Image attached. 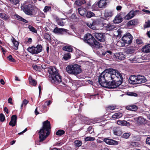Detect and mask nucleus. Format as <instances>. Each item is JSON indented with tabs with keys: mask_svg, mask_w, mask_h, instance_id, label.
<instances>
[{
	"mask_svg": "<svg viewBox=\"0 0 150 150\" xmlns=\"http://www.w3.org/2000/svg\"><path fill=\"white\" fill-rule=\"evenodd\" d=\"M32 42L31 38H29L26 41H25V44L28 45L30 44Z\"/></svg>",
	"mask_w": 150,
	"mask_h": 150,
	"instance_id": "obj_60",
	"label": "nucleus"
},
{
	"mask_svg": "<svg viewBox=\"0 0 150 150\" xmlns=\"http://www.w3.org/2000/svg\"><path fill=\"white\" fill-rule=\"evenodd\" d=\"M98 6L100 8H105L107 4L106 0H100L97 2Z\"/></svg>",
	"mask_w": 150,
	"mask_h": 150,
	"instance_id": "obj_18",
	"label": "nucleus"
},
{
	"mask_svg": "<svg viewBox=\"0 0 150 150\" xmlns=\"http://www.w3.org/2000/svg\"><path fill=\"white\" fill-rule=\"evenodd\" d=\"M5 120L4 115L2 113L0 114V121L1 122H3Z\"/></svg>",
	"mask_w": 150,
	"mask_h": 150,
	"instance_id": "obj_53",
	"label": "nucleus"
},
{
	"mask_svg": "<svg viewBox=\"0 0 150 150\" xmlns=\"http://www.w3.org/2000/svg\"><path fill=\"white\" fill-rule=\"evenodd\" d=\"M49 41L50 43L53 45H56V42L57 41H56L54 40L53 38H46Z\"/></svg>",
	"mask_w": 150,
	"mask_h": 150,
	"instance_id": "obj_40",
	"label": "nucleus"
},
{
	"mask_svg": "<svg viewBox=\"0 0 150 150\" xmlns=\"http://www.w3.org/2000/svg\"><path fill=\"white\" fill-rule=\"evenodd\" d=\"M42 47L41 45H38L35 47L32 46L28 47L27 50L32 54H37L41 52L42 50Z\"/></svg>",
	"mask_w": 150,
	"mask_h": 150,
	"instance_id": "obj_8",
	"label": "nucleus"
},
{
	"mask_svg": "<svg viewBox=\"0 0 150 150\" xmlns=\"http://www.w3.org/2000/svg\"><path fill=\"white\" fill-rule=\"evenodd\" d=\"M97 3L96 4L95 3L91 6V9L92 11H97L98 10V7Z\"/></svg>",
	"mask_w": 150,
	"mask_h": 150,
	"instance_id": "obj_41",
	"label": "nucleus"
},
{
	"mask_svg": "<svg viewBox=\"0 0 150 150\" xmlns=\"http://www.w3.org/2000/svg\"><path fill=\"white\" fill-rule=\"evenodd\" d=\"M33 68L38 71H40V68L39 66H38L36 65H33Z\"/></svg>",
	"mask_w": 150,
	"mask_h": 150,
	"instance_id": "obj_55",
	"label": "nucleus"
},
{
	"mask_svg": "<svg viewBox=\"0 0 150 150\" xmlns=\"http://www.w3.org/2000/svg\"><path fill=\"white\" fill-rule=\"evenodd\" d=\"M42 127L39 132L40 142L46 139L49 134L51 129L50 122L48 120L44 121Z\"/></svg>",
	"mask_w": 150,
	"mask_h": 150,
	"instance_id": "obj_2",
	"label": "nucleus"
},
{
	"mask_svg": "<svg viewBox=\"0 0 150 150\" xmlns=\"http://www.w3.org/2000/svg\"><path fill=\"white\" fill-rule=\"evenodd\" d=\"M115 28V26L114 25L113 23H109L107 24L105 23L104 27H103L102 28H104L107 30L110 31Z\"/></svg>",
	"mask_w": 150,
	"mask_h": 150,
	"instance_id": "obj_15",
	"label": "nucleus"
},
{
	"mask_svg": "<svg viewBox=\"0 0 150 150\" xmlns=\"http://www.w3.org/2000/svg\"><path fill=\"white\" fill-rule=\"evenodd\" d=\"M85 0H76L75 1L76 4L78 6H81L86 3Z\"/></svg>",
	"mask_w": 150,
	"mask_h": 150,
	"instance_id": "obj_31",
	"label": "nucleus"
},
{
	"mask_svg": "<svg viewBox=\"0 0 150 150\" xmlns=\"http://www.w3.org/2000/svg\"><path fill=\"white\" fill-rule=\"evenodd\" d=\"M69 31L67 29L63 28H58L57 27H55L54 29L53 32L55 34H63L64 33H69Z\"/></svg>",
	"mask_w": 150,
	"mask_h": 150,
	"instance_id": "obj_12",
	"label": "nucleus"
},
{
	"mask_svg": "<svg viewBox=\"0 0 150 150\" xmlns=\"http://www.w3.org/2000/svg\"><path fill=\"white\" fill-rule=\"evenodd\" d=\"M141 50L142 52L144 53H147L150 52V44L144 46Z\"/></svg>",
	"mask_w": 150,
	"mask_h": 150,
	"instance_id": "obj_20",
	"label": "nucleus"
},
{
	"mask_svg": "<svg viewBox=\"0 0 150 150\" xmlns=\"http://www.w3.org/2000/svg\"><path fill=\"white\" fill-rule=\"evenodd\" d=\"M84 38H94L92 35L89 33L86 34L84 37Z\"/></svg>",
	"mask_w": 150,
	"mask_h": 150,
	"instance_id": "obj_59",
	"label": "nucleus"
},
{
	"mask_svg": "<svg viewBox=\"0 0 150 150\" xmlns=\"http://www.w3.org/2000/svg\"><path fill=\"white\" fill-rule=\"evenodd\" d=\"M95 140V138L93 137H87L85 139V141H94Z\"/></svg>",
	"mask_w": 150,
	"mask_h": 150,
	"instance_id": "obj_49",
	"label": "nucleus"
},
{
	"mask_svg": "<svg viewBox=\"0 0 150 150\" xmlns=\"http://www.w3.org/2000/svg\"><path fill=\"white\" fill-rule=\"evenodd\" d=\"M123 13H120L115 17L113 20V22L115 24L119 23L122 21V18H123Z\"/></svg>",
	"mask_w": 150,
	"mask_h": 150,
	"instance_id": "obj_13",
	"label": "nucleus"
},
{
	"mask_svg": "<svg viewBox=\"0 0 150 150\" xmlns=\"http://www.w3.org/2000/svg\"><path fill=\"white\" fill-rule=\"evenodd\" d=\"M128 81L130 84H136L144 83L146 81V78L143 76L131 75L129 76Z\"/></svg>",
	"mask_w": 150,
	"mask_h": 150,
	"instance_id": "obj_5",
	"label": "nucleus"
},
{
	"mask_svg": "<svg viewBox=\"0 0 150 150\" xmlns=\"http://www.w3.org/2000/svg\"><path fill=\"white\" fill-rule=\"evenodd\" d=\"M74 143L78 147L81 146L82 144L81 142L79 140H76L74 142Z\"/></svg>",
	"mask_w": 150,
	"mask_h": 150,
	"instance_id": "obj_48",
	"label": "nucleus"
},
{
	"mask_svg": "<svg viewBox=\"0 0 150 150\" xmlns=\"http://www.w3.org/2000/svg\"><path fill=\"white\" fill-rule=\"evenodd\" d=\"M118 125H121L128 126L130 125L129 122H127L125 120H119L117 122Z\"/></svg>",
	"mask_w": 150,
	"mask_h": 150,
	"instance_id": "obj_26",
	"label": "nucleus"
},
{
	"mask_svg": "<svg viewBox=\"0 0 150 150\" xmlns=\"http://www.w3.org/2000/svg\"><path fill=\"white\" fill-rule=\"evenodd\" d=\"M11 40L14 45V49L15 50H17L19 44V42L16 40L15 38H13Z\"/></svg>",
	"mask_w": 150,
	"mask_h": 150,
	"instance_id": "obj_25",
	"label": "nucleus"
},
{
	"mask_svg": "<svg viewBox=\"0 0 150 150\" xmlns=\"http://www.w3.org/2000/svg\"><path fill=\"white\" fill-rule=\"evenodd\" d=\"M5 28L4 25V22L3 21L0 20V30H1L2 28L4 29Z\"/></svg>",
	"mask_w": 150,
	"mask_h": 150,
	"instance_id": "obj_44",
	"label": "nucleus"
},
{
	"mask_svg": "<svg viewBox=\"0 0 150 150\" xmlns=\"http://www.w3.org/2000/svg\"><path fill=\"white\" fill-rule=\"evenodd\" d=\"M7 58L10 61H11L13 62H15V60L13 58L11 55H10L8 56L7 57Z\"/></svg>",
	"mask_w": 150,
	"mask_h": 150,
	"instance_id": "obj_56",
	"label": "nucleus"
},
{
	"mask_svg": "<svg viewBox=\"0 0 150 150\" xmlns=\"http://www.w3.org/2000/svg\"><path fill=\"white\" fill-rule=\"evenodd\" d=\"M16 19L18 20L23 21L26 23H28V21L27 20L24 19L22 17L20 16L18 14H16Z\"/></svg>",
	"mask_w": 150,
	"mask_h": 150,
	"instance_id": "obj_28",
	"label": "nucleus"
},
{
	"mask_svg": "<svg viewBox=\"0 0 150 150\" xmlns=\"http://www.w3.org/2000/svg\"><path fill=\"white\" fill-rule=\"evenodd\" d=\"M103 141L106 144L110 145H116L118 144V142L112 139L105 138Z\"/></svg>",
	"mask_w": 150,
	"mask_h": 150,
	"instance_id": "obj_14",
	"label": "nucleus"
},
{
	"mask_svg": "<svg viewBox=\"0 0 150 150\" xmlns=\"http://www.w3.org/2000/svg\"><path fill=\"white\" fill-rule=\"evenodd\" d=\"M133 38H121V40H120L117 42L118 45H120L119 46H124L126 45H128L130 44L132 42V40Z\"/></svg>",
	"mask_w": 150,
	"mask_h": 150,
	"instance_id": "obj_9",
	"label": "nucleus"
},
{
	"mask_svg": "<svg viewBox=\"0 0 150 150\" xmlns=\"http://www.w3.org/2000/svg\"><path fill=\"white\" fill-rule=\"evenodd\" d=\"M144 28H145L150 27V21L149 20L145 22V24L144 25Z\"/></svg>",
	"mask_w": 150,
	"mask_h": 150,
	"instance_id": "obj_50",
	"label": "nucleus"
},
{
	"mask_svg": "<svg viewBox=\"0 0 150 150\" xmlns=\"http://www.w3.org/2000/svg\"><path fill=\"white\" fill-rule=\"evenodd\" d=\"M87 25L90 28L92 29L93 30H96L97 28L96 26H94L93 24V23L92 24L87 23Z\"/></svg>",
	"mask_w": 150,
	"mask_h": 150,
	"instance_id": "obj_46",
	"label": "nucleus"
},
{
	"mask_svg": "<svg viewBox=\"0 0 150 150\" xmlns=\"http://www.w3.org/2000/svg\"><path fill=\"white\" fill-rule=\"evenodd\" d=\"M64 50L66 51L69 52H71L73 50V49L71 47L69 46H66L63 47Z\"/></svg>",
	"mask_w": 150,
	"mask_h": 150,
	"instance_id": "obj_32",
	"label": "nucleus"
},
{
	"mask_svg": "<svg viewBox=\"0 0 150 150\" xmlns=\"http://www.w3.org/2000/svg\"><path fill=\"white\" fill-rule=\"evenodd\" d=\"M71 54L70 53H65L63 57V58L65 60H67L70 59Z\"/></svg>",
	"mask_w": 150,
	"mask_h": 150,
	"instance_id": "obj_33",
	"label": "nucleus"
},
{
	"mask_svg": "<svg viewBox=\"0 0 150 150\" xmlns=\"http://www.w3.org/2000/svg\"><path fill=\"white\" fill-rule=\"evenodd\" d=\"M17 117L16 115H13L11 118V120L9 123V125L12 127H14L16 125L17 122Z\"/></svg>",
	"mask_w": 150,
	"mask_h": 150,
	"instance_id": "obj_17",
	"label": "nucleus"
},
{
	"mask_svg": "<svg viewBox=\"0 0 150 150\" xmlns=\"http://www.w3.org/2000/svg\"><path fill=\"white\" fill-rule=\"evenodd\" d=\"M105 23H103V21L102 20L100 19L98 27H99V28H100V27H104Z\"/></svg>",
	"mask_w": 150,
	"mask_h": 150,
	"instance_id": "obj_43",
	"label": "nucleus"
},
{
	"mask_svg": "<svg viewBox=\"0 0 150 150\" xmlns=\"http://www.w3.org/2000/svg\"><path fill=\"white\" fill-rule=\"evenodd\" d=\"M100 19H96L94 20L93 22V24L94 26H98V24L99 23V20Z\"/></svg>",
	"mask_w": 150,
	"mask_h": 150,
	"instance_id": "obj_45",
	"label": "nucleus"
},
{
	"mask_svg": "<svg viewBox=\"0 0 150 150\" xmlns=\"http://www.w3.org/2000/svg\"><path fill=\"white\" fill-rule=\"evenodd\" d=\"M57 23L58 25L61 26H64V23L60 20L57 22Z\"/></svg>",
	"mask_w": 150,
	"mask_h": 150,
	"instance_id": "obj_58",
	"label": "nucleus"
},
{
	"mask_svg": "<svg viewBox=\"0 0 150 150\" xmlns=\"http://www.w3.org/2000/svg\"><path fill=\"white\" fill-rule=\"evenodd\" d=\"M66 71L69 74L77 75L81 72V66L78 64L68 65L66 67Z\"/></svg>",
	"mask_w": 150,
	"mask_h": 150,
	"instance_id": "obj_6",
	"label": "nucleus"
},
{
	"mask_svg": "<svg viewBox=\"0 0 150 150\" xmlns=\"http://www.w3.org/2000/svg\"><path fill=\"white\" fill-rule=\"evenodd\" d=\"M116 108V106L110 105L107 107L106 108V109L107 111L109 112L110 110H115Z\"/></svg>",
	"mask_w": 150,
	"mask_h": 150,
	"instance_id": "obj_35",
	"label": "nucleus"
},
{
	"mask_svg": "<svg viewBox=\"0 0 150 150\" xmlns=\"http://www.w3.org/2000/svg\"><path fill=\"white\" fill-rule=\"evenodd\" d=\"M28 102L29 101L28 100H27L26 99H24L21 105L20 108L21 110H22V109L23 106L25 107Z\"/></svg>",
	"mask_w": 150,
	"mask_h": 150,
	"instance_id": "obj_36",
	"label": "nucleus"
},
{
	"mask_svg": "<svg viewBox=\"0 0 150 150\" xmlns=\"http://www.w3.org/2000/svg\"><path fill=\"white\" fill-rule=\"evenodd\" d=\"M138 23L137 20V19H134L130 21L127 23V25H137Z\"/></svg>",
	"mask_w": 150,
	"mask_h": 150,
	"instance_id": "obj_27",
	"label": "nucleus"
},
{
	"mask_svg": "<svg viewBox=\"0 0 150 150\" xmlns=\"http://www.w3.org/2000/svg\"><path fill=\"white\" fill-rule=\"evenodd\" d=\"M95 16V14L91 11H87L85 17L84 18H89Z\"/></svg>",
	"mask_w": 150,
	"mask_h": 150,
	"instance_id": "obj_23",
	"label": "nucleus"
},
{
	"mask_svg": "<svg viewBox=\"0 0 150 150\" xmlns=\"http://www.w3.org/2000/svg\"><path fill=\"white\" fill-rule=\"evenodd\" d=\"M8 103H10L11 104L13 105V103L12 102V99L11 98H9L8 100Z\"/></svg>",
	"mask_w": 150,
	"mask_h": 150,
	"instance_id": "obj_64",
	"label": "nucleus"
},
{
	"mask_svg": "<svg viewBox=\"0 0 150 150\" xmlns=\"http://www.w3.org/2000/svg\"><path fill=\"white\" fill-rule=\"evenodd\" d=\"M113 15V13L111 11H105L104 14V16L106 18L111 17Z\"/></svg>",
	"mask_w": 150,
	"mask_h": 150,
	"instance_id": "obj_30",
	"label": "nucleus"
},
{
	"mask_svg": "<svg viewBox=\"0 0 150 150\" xmlns=\"http://www.w3.org/2000/svg\"><path fill=\"white\" fill-rule=\"evenodd\" d=\"M135 119L137 121L138 124L140 125L145 124L147 123V120L143 117L139 116L135 118Z\"/></svg>",
	"mask_w": 150,
	"mask_h": 150,
	"instance_id": "obj_16",
	"label": "nucleus"
},
{
	"mask_svg": "<svg viewBox=\"0 0 150 150\" xmlns=\"http://www.w3.org/2000/svg\"><path fill=\"white\" fill-rule=\"evenodd\" d=\"M126 108L127 110H131L132 111H136L137 109V107L134 105H131L129 106H127Z\"/></svg>",
	"mask_w": 150,
	"mask_h": 150,
	"instance_id": "obj_24",
	"label": "nucleus"
},
{
	"mask_svg": "<svg viewBox=\"0 0 150 150\" xmlns=\"http://www.w3.org/2000/svg\"><path fill=\"white\" fill-rule=\"evenodd\" d=\"M28 28L29 29L30 31L36 33L37 32V30L35 28L32 26L29 25H28Z\"/></svg>",
	"mask_w": 150,
	"mask_h": 150,
	"instance_id": "obj_39",
	"label": "nucleus"
},
{
	"mask_svg": "<svg viewBox=\"0 0 150 150\" xmlns=\"http://www.w3.org/2000/svg\"><path fill=\"white\" fill-rule=\"evenodd\" d=\"M12 4L16 5L19 2V0H9Z\"/></svg>",
	"mask_w": 150,
	"mask_h": 150,
	"instance_id": "obj_51",
	"label": "nucleus"
},
{
	"mask_svg": "<svg viewBox=\"0 0 150 150\" xmlns=\"http://www.w3.org/2000/svg\"><path fill=\"white\" fill-rule=\"evenodd\" d=\"M113 131V133L115 135L120 136L122 134L121 131L119 128H114Z\"/></svg>",
	"mask_w": 150,
	"mask_h": 150,
	"instance_id": "obj_29",
	"label": "nucleus"
},
{
	"mask_svg": "<svg viewBox=\"0 0 150 150\" xmlns=\"http://www.w3.org/2000/svg\"><path fill=\"white\" fill-rule=\"evenodd\" d=\"M130 134L127 133H125L122 136V137L125 139L128 138L130 136Z\"/></svg>",
	"mask_w": 150,
	"mask_h": 150,
	"instance_id": "obj_47",
	"label": "nucleus"
},
{
	"mask_svg": "<svg viewBox=\"0 0 150 150\" xmlns=\"http://www.w3.org/2000/svg\"><path fill=\"white\" fill-rule=\"evenodd\" d=\"M78 12L81 16L85 17L87 12L86 9L85 8H78Z\"/></svg>",
	"mask_w": 150,
	"mask_h": 150,
	"instance_id": "obj_19",
	"label": "nucleus"
},
{
	"mask_svg": "<svg viewBox=\"0 0 150 150\" xmlns=\"http://www.w3.org/2000/svg\"><path fill=\"white\" fill-rule=\"evenodd\" d=\"M65 133L64 131L62 130H58L56 133V134L59 136H61L63 134Z\"/></svg>",
	"mask_w": 150,
	"mask_h": 150,
	"instance_id": "obj_42",
	"label": "nucleus"
},
{
	"mask_svg": "<svg viewBox=\"0 0 150 150\" xmlns=\"http://www.w3.org/2000/svg\"><path fill=\"white\" fill-rule=\"evenodd\" d=\"M21 8V10L26 15L31 16L35 14L33 5L28 1H24L22 3Z\"/></svg>",
	"mask_w": 150,
	"mask_h": 150,
	"instance_id": "obj_4",
	"label": "nucleus"
},
{
	"mask_svg": "<svg viewBox=\"0 0 150 150\" xmlns=\"http://www.w3.org/2000/svg\"><path fill=\"white\" fill-rule=\"evenodd\" d=\"M128 95L130 96L136 97L137 96V94L133 92H129L128 93Z\"/></svg>",
	"mask_w": 150,
	"mask_h": 150,
	"instance_id": "obj_54",
	"label": "nucleus"
},
{
	"mask_svg": "<svg viewBox=\"0 0 150 150\" xmlns=\"http://www.w3.org/2000/svg\"><path fill=\"white\" fill-rule=\"evenodd\" d=\"M138 144L137 142H132L130 143L129 146L132 147H135L137 146Z\"/></svg>",
	"mask_w": 150,
	"mask_h": 150,
	"instance_id": "obj_52",
	"label": "nucleus"
},
{
	"mask_svg": "<svg viewBox=\"0 0 150 150\" xmlns=\"http://www.w3.org/2000/svg\"><path fill=\"white\" fill-rule=\"evenodd\" d=\"M122 116V114L120 112L116 113L114 114L112 116V118L115 119H118L121 117Z\"/></svg>",
	"mask_w": 150,
	"mask_h": 150,
	"instance_id": "obj_34",
	"label": "nucleus"
},
{
	"mask_svg": "<svg viewBox=\"0 0 150 150\" xmlns=\"http://www.w3.org/2000/svg\"><path fill=\"white\" fill-rule=\"evenodd\" d=\"M146 144L150 145V137H148L146 140Z\"/></svg>",
	"mask_w": 150,
	"mask_h": 150,
	"instance_id": "obj_61",
	"label": "nucleus"
},
{
	"mask_svg": "<svg viewBox=\"0 0 150 150\" xmlns=\"http://www.w3.org/2000/svg\"><path fill=\"white\" fill-rule=\"evenodd\" d=\"M117 32L118 37L121 38L123 35L122 38H133L132 35L129 33H126L124 34V31L120 29H119L117 30Z\"/></svg>",
	"mask_w": 150,
	"mask_h": 150,
	"instance_id": "obj_11",
	"label": "nucleus"
},
{
	"mask_svg": "<svg viewBox=\"0 0 150 150\" xmlns=\"http://www.w3.org/2000/svg\"><path fill=\"white\" fill-rule=\"evenodd\" d=\"M139 11L138 10L134 11L132 10L126 16H125V13H124L123 15V18L125 20H128L134 17Z\"/></svg>",
	"mask_w": 150,
	"mask_h": 150,
	"instance_id": "obj_10",
	"label": "nucleus"
},
{
	"mask_svg": "<svg viewBox=\"0 0 150 150\" xmlns=\"http://www.w3.org/2000/svg\"><path fill=\"white\" fill-rule=\"evenodd\" d=\"M146 144L150 145V137H148L146 140Z\"/></svg>",
	"mask_w": 150,
	"mask_h": 150,
	"instance_id": "obj_62",
	"label": "nucleus"
},
{
	"mask_svg": "<svg viewBox=\"0 0 150 150\" xmlns=\"http://www.w3.org/2000/svg\"><path fill=\"white\" fill-rule=\"evenodd\" d=\"M134 50L133 49H128L127 50V52L129 53H132L134 52Z\"/></svg>",
	"mask_w": 150,
	"mask_h": 150,
	"instance_id": "obj_63",
	"label": "nucleus"
},
{
	"mask_svg": "<svg viewBox=\"0 0 150 150\" xmlns=\"http://www.w3.org/2000/svg\"><path fill=\"white\" fill-rule=\"evenodd\" d=\"M51 7L50 6H46L43 10L44 12L47 13V12H50L51 11Z\"/></svg>",
	"mask_w": 150,
	"mask_h": 150,
	"instance_id": "obj_38",
	"label": "nucleus"
},
{
	"mask_svg": "<svg viewBox=\"0 0 150 150\" xmlns=\"http://www.w3.org/2000/svg\"><path fill=\"white\" fill-rule=\"evenodd\" d=\"M123 80L122 74L118 70L109 69L105 70L100 75L98 82L102 86L111 89L121 85Z\"/></svg>",
	"mask_w": 150,
	"mask_h": 150,
	"instance_id": "obj_1",
	"label": "nucleus"
},
{
	"mask_svg": "<svg viewBox=\"0 0 150 150\" xmlns=\"http://www.w3.org/2000/svg\"><path fill=\"white\" fill-rule=\"evenodd\" d=\"M136 43L139 45H141L143 43V42L140 38L137 39L136 41Z\"/></svg>",
	"mask_w": 150,
	"mask_h": 150,
	"instance_id": "obj_57",
	"label": "nucleus"
},
{
	"mask_svg": "<svg viewBox=\"0 0 150 150\" xmlns=\"http://www.w3.org/2000/svg\"><path fill=\"white\" fill-rule=\"evenodd\" d=\"M117 59L122 60L124 59L126 57V56L122 53H116L115 55Z\"/></svg>",
	"mask_w": 150,
	"mask_h": 150,
	"instance_id": "obj_22",
	"label": "nucleus"
},
{
	"mask_svg": "<svg viewBox=\"0 0 150 150\" xmlns=\"http://www.w3.org/2000/svg\"><path fill=\"white\" fill-rule=\"evenodd\" d=\"M0 17L5 21L8 20L9 18V16L8 14L3 12L0 13Z\"/></svg>",
	"mask_w": 150,
	"mask_h": 150,
	"instance_id": "obj_21",
	"label": "nucleus"
},
{
	"mask_svg": "<svg viewBox=\"0 0 150 150\" xmlns=\"http://www.w3.org/2000/svg\"><path fill=\"white\" fill-rule=\"evenodd\" d=\"M49 77L52 83L57 84L62 81V76L58 72V71L54 67H51L48 70Z\"/></svg>",
	"mask_w": 150,
	"mask_h": 150,
	"instance_id": "obj_3",
	"label": "nucleus"
},
{
	"mask_svg": "<svg viewBox=\"0 0 150 150\" xmlns=\"http://www.w3.org/2000/svg\"><path fill=\"white\" fill-rule=\"evenodd\" d=\"M29 80L30 83L33 86H35L36 85V82L33 79L31 76L29 77Z\"/></svg>",
	"mask_w": 150,
	"mask_h": 150,
	"instance_id": "obj_37",
	"label": "nucleus"
},
{
	"mask_svg": "<svg viewBox=\"0 0 150 150\" xmlns=\"http://www.w3.org/2000/svg\"><path fill=\"white\" fill-rule=\"evenodd\" d=\"M83 41L93 48H100L102 47L101 44L97 41L95 38H83Z\"/></svg>",
	"mask_w": 150,
	"mask_h": 150,
	"instance_id": "obj_7",
	"label": "nucleus"
}]
</instances>
